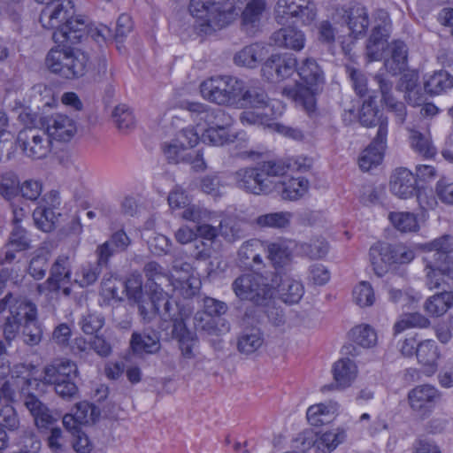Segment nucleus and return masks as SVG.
<instances>
[{
	"label": "nucleus",
	"instance_id": "37998d69",
	"mask_svg": "<svg viewBox=\"0 0 453 453\" xmlns=\"http://www.w3.org/2000/svg\"><path fill=\"white\" fill-rule=\"evenodd\" d=\"M11 317L24 325L37 319L36 306L25 298L14 299L10 306Z\"/></svg>",
	"mask_w": 453,
	"mask_h": 453
},
{
	"label": "nucleus",
	"instance_id": "09e8293b",
	"mask_svg": "<svg viewBox=\"0 0 453 453\" xmlns=\"http://www.w3.org/2000/svg\"><path fill=\"white\" fill-rule=\"evenodd\" d=\"M292 213L289 211H277L261 215L256 219V224L260 227L286 228L289 226Z\"/></svg>",
	"mask_w": 453,
	"mask_h": 453
},
{
	"label": "nucleus",
	"instance_id": "2eb2a0df",
	"mask_svg": "<svg viewBox=\"0 0 453 453\" xmlns=\"http://www.w3.org/2000/svg\"><path fill=\"white\" fill-rule=\"evenodd\" d=\"M387 138L384 124L377 130L372 143L359 156L358 165L362 171H369L381 164L387 148Z\"/></svg>",
	"mask_w": 453,
	"mask_h": 453
},
{
	"label": "nucleus",
	"instance_id": "0e129e2a",
	"mask_svg": "<svg viewBox=\"0 0 453 453\" xmlns=\"http://www.w3.org/2000/svg\"><path fill=\"white\" fill-rule=\"evenodd\" d=\"M8 246L14 248L16 251L27 250L30 248V240L27 231L20 226H15L11 233Z\"/></svg>",
	"mask_w": 453,
	"mask_h": 453
},
{
	"label": "nucleus",
	"instance_id": "6e6d98bb",
	"mask_svg": "<svg viewBox=\"0 0 453 453\" xmlns=\"http://www.w3.org/2000/svg\"><path fill=\"white\" fill-rule=\"evenodd\" d=\"M33 219L36 227L43 232H50L55 228L57 216L51 208L46 205H39L34 211Z\"/></svg>",
	"mask_w": 453,
	"mask_h": 453
},
{
	"label": "nucleus",
	"instance_id": "39448f33",
	"mask_svg": "<svg viewBox=\"0 0 453 453\" xmlns=\"http://www.w3.org/2000/svg\"><path fill=\"white\" fill-rule=\"evenodd\" d=\"M66 43H58L47 54V68L61 78L73 80L83 76L88 66V58L81 50Z\"/></svg>",
	"mask_w": 453,
	"mask_h": 453
},
{
	"label": "nucleus",
	"instance_id": "0eeeda50",
	"mask_svg": "<svg viewBox=\"0 0 453 453\" xmlns=\"http://www.w3.org/2000/svg\"><path fill=\"white\" fill-rule=\"evenodd\" d=\"M243 85V81L234 76H216L202 82L200 92L207 101L236 108L241 104Z\"/></svg>",
	"mask_w": 453,
	"mask_h": 453
},
{
	"label": "nucleus",
	"instance_id": "603ef678",
	"mask_svg": "<svg viewBox=\"0 0 453 453\" xmlns=\"http://www.w3.org/2000/svg\"><path fill=\"white\" fill-rule=\"evenodd\" d=\"M338 403L334 401L313 405V426L333 421L338 413Z\"/></svg>",
	"mask_w": 453,
	"mask_h": 453
},
{
	"label": "nucleus",
	"instance_id": "7ed1b4c3",
	"mask_svg": "<svg viewBox=\"0 0 453 453\" xmlns=\"http://www.w3.org/2000/svg\"><path fill=\"white\" fill-rule=\"evenodd\" d=\"M425 264L426 285L430 289L448 288L453 290V250L451 237L444 235L420 245Z\"/></svg>",
	"mask_w": 453,
	"mask_h": 453
},
{
	"label": "nucleus",
	"instance_id": "f03ea898",
	"mask_svg": "<svg viewBox=\"0 0 453 453\" xmlns=\"http://www.w3.org/2000/svg\"><path fill=\"white\" fill-rule=\"evenodd\" d=\"M71 0H50L42 9L39 21L45 29L53 30L56 43L75 44L86 35L87 25L81 17H75Z\"/></svg>",
	"mask_w": 453,
	"mask_h": 453
},
{
	"label": "nucleus",
	"instance_id": "20e7f679",
	"mask_svg": "<svg viewBox=\"0 0 453 453\" xmlns=\"http://www.w3.org/2000/svg\"><path fill=\"white\" fill-rule=\"evenodd\" d=\"M188 12L199 33L211 35L231 25L239 16L234 0H190Z\"/></svg>",
	"mask_w": 453,
	"mask_h": 453
},
{
	"label": "nucleus",
	"instance_id": "9d476101",
	"mask_svg": "<svg viewBox=\"0 0 453 453\" xmlns=\"http://www.w3.org/2000/svg\"><path fill=\"white\" fill-rule=\"evenodd\" d=\"M17 142L25 155L32 159L44 158L51 150V139L44 129H23L18 134Z\"/></svg>",
	"mask_w": 453,
	"mask_h": 453
},
{
	"label": "nucleus",
	"instance_id": "f3484780",
	"mask_svg": "<svg viewBox=\"0 0 453 453\" xmlns=\"http://www.w3.org/2000/svg\"><path fill=\"white\" fill-rule=\"evenodd\" d=\"M418 189L417 179L411 171L404 167L394 171L389 181V190L394 196L400 199H409Z\"/></svg>",
	"mask_w": 453,
	"mask_h": 453
},
{
	"label": "nucleus",
	"instance_id": "c85d7f7f",
	"mask_svg": "<svg viewBox=\"0 0 453 453\" xmlns=\"http://www.w3.org/2000/svg\"><path fill=\"white\" fill-rule=\"evenodd\" d=\"M376 80L381 92V102L385 109L395 116V120L398 123H403L406 117V108L403 103L398 101L392 94L391 82H388L386 79L381 78L380 76H377Z\"/></svg>",
	"mask_w": 453,
	"mask_h": 453
},
{
	"label": "nucleus",
	"instance_id": "338daca9",
	"mask_svg": "<svg viewBox=\"0 0 453 453\" xmlns=\"http://www.w3.org/2000/svg\"><path fill=\"white\" fill-rule=\"evenodd\" d=\"M42 329L37 324V320L30 321L22 325L23 341L30 346L37 345L42 340Z\"/></svg>",
	"mask_w": 453,
	"mask_h": 453
},
{
	"label": "nucleus",
	"instance_id": "1a4fd4ad",
	"mask_svg": "<svg viewBox=\"0 0 453 453\" xmlns=\"http://www.w3.org/2000/svg\"><path fill=\"white\" fill-rule=\"evenodd\" d=\"M232 289L241 300L262 304L273 295V288L266 279L258 273H245L237 277L232 283Z\"/></svg>",
	"mask_w": 453,
	"mask_h": 453
},
{
	"label": "nucleus",
	"instance_id": "a878e982",
	"mask_svg": "<svg viewBox=\"0 0 453 453\" xmlns=\"http://www.w3.org/2000/svg\"><path fill=\"white\" fill-rule=\"evenodd\" d=\"M24 403L34 417L35 423L38 428H48L60 418V415L53 414L48 407L34 395H27Z\"/></svg>",
	"mask_w": 453,
	"mask_h": 453
},
{
	"label": "nucleus",
	"instance_id": "4d7b16f0",
	"mask_svg": "<svg viewBox=\"0 0 453 453\" xmlns=\"http://www.w3.org/2000/svg\"><path fill=\"white\" fill-rule=\"evenodd\" d=\"M235 136L226 129L206 127L201 134V141L213 146H223L234 142Z\"/></svg>",
	"mask_w": 453,
	"mask_h": 453
},
{
	"label": "nucleus",
	"instance_id": "393cba45",
	"mask_svg": "<svg viewBox=\"0 0 453 453\" xmlns=\"http://www.w3.org/2000/svg\"><path fill=\"white\" fill-rule=\"evenodd\" d=\"M272 40L276 46L295 51L303 50L306 42L304 34L293 27H282L275 31Z\"/></svg>",
	"mask_w": 453,
	"mask_h": 453
},
{
	"label": "nucleus",
	"instance_id": "412c9836",
	"mask_svg": "<svg viewBox=\"0 0 453 453\" xmlns=\"http://www.w3.org/2000/svg\"><path fill=\"white\" fill-rule=\"evenodd\" d=\"M310 0H279L274 10L275 20L278 24L286 25L293 18L304 17L311 13Z\"/></svg>",
	"mask_w": 453,
	"mask_h": 453
},
{
	"label": "nucleus",
	"instance_id": "c756f323",
	"mask_svg": "<svg viewBox=\"0 0 453 453\" xmlns=\"http://www.w3.org/2000/svg\"><path fill=\"white\" fill-rule=\"evenodd\" d=\"M438 397V390L430 385H421L409 392L410 406L415 411H427Z\"/></svg>",
	"mask_w": 453,
	"mask_h": 453
},
{
	"label": "nucleus",
	"instance_id": "c9c22d12",
	"mask_svg": "<svg viewBox=\"0 0 453 453\" xmlns=\"http://www.w3.org/2000/svg\"><path fill=\"white\" fill-rule=\"evenodd\" d=\"M280 195L282 199L295 201L306 195L310 188V181L304 177H292L281 182Z\"/></svg>",
	"mask_w": 453,
	"mask_h": 453
},
{
	"label": "nucleus",
	"instance_id": "72a5a7b5",
	"mask_svg": "<svg viewBox=\"0 0 453 453\" xmlns=\"http://www.w3.org/2000/svg\"><path fill=\"white\" fill-rule=\"evenodd\" d=\"M388 219L392 226L403 234L416 233L420 229L418 215L411 211H391Z\"/></svg>",
	"mask_w": 453,
	"mask_h": 453
},
{
	"label": "nucleus",
	"instance_id": "4c0bfd02",
	"mask_svg": "<svg viewBox=\"0 0 453 453\" xmlns=\"http://www.w3.org/2000/svg\"><path fill=\"white\" fill-rule=\"evenodd\" d=\"M266 254L268 259L275 268H280L287 265L292 257V251L286 242H266Z\"/></svg>",
	"mask_w": 453,
	"mask_h": 453
},
{
	"label": "nucleus",
	"instance_id": "f8f14e48",
	"mask_svg": "<svg viewBox=\"0 0 453 453\" xmlns=\"http://www.w3.org/2000/svg\"><path fill=\"white\" fill-rule=\"evenodd\" d=\"M72 275V258L69 255H59L50 269L49 278L38 284L36 290L40 295L56 293L61 289L62 284L68 283Z\"/></svg>",
	"mask_w": 453,
	"mask_h": 453
},
{
	"label": "nucleus",
	"instance_id": "9b49d317",
	"mask_svg": "<svg viewBox=\"0 0 453 453\" xmlns=\"http://www.w3.org/2000/svg\"><path fill=\"white\" fill-rule=\"evenodd\" d=\"M41 125L47 136L58 142H70L78 129L75 119L63 113H53L43 117Z\"/></svg>",
	"mask_w": 453,
	"mask_h": 453
},
{
	"label": "nucleus",
	"instance_id": "a18cd8bd",
	"mask_svg": "<svg viewBox=\"0 0 453 453\" xmlns=\"http://www.w3.org/2000/svg\"><path fill=\"white\" fill-rule=\"evenodd\" d=\"M162 150L169 163L188 162L191 158V153L176 138L164 142L162 144Z\"/></svg>",
	"mask_w": 453,
	"mask_h": 453
},
{
	"label": "nucleus",
	"instance_id": "ea45409f",
	"mask_svg": "<svg viewBox=\"0 0 453 453\" xmlns=\"http://www.w3.org/2000/svg\"><path fill=\"white\" fill-rule=\"evenodd\" d=\"M390 57L386 58L385 66L389 73L396 74L405 70L407 50L403 42H395L388 46Z\"/></svg>",
	"mask_w": 453,
	"mask_h": 453
},
{
	"label": "nucleus",
	"instance_id": "a211bd4d",
	"mask_svg": "<svg viewBox=\"0 0 453 453\" xmlns=\"http://www.w3.org/2000/svg\"><path fill=\"white\" fill-rule=\"evenodd\" d=\"M289 168V164L282 159L263 161L257 165L260 183L263 185L265 194L276 187L277 179L284 176Z\"/></svg>",
	"mask_w": 453,
	"mask_h": 453
},
{
	"label": "nucleus",
	"instance_id": "a19ab883",
	"mask_svg": "<svg viewBox=\"0 0 453 453\" xmlns=\"http://www.w3.org/2000/svg\"><path fill=\"white\" fill-rule=\"evenodd\" d=\"M351 301L360 308H368L376 302V294L372 285L366 280H361L354 285L351 291Z\"/></svg>",
	"mask_w": 453,
	"mask_h": 453
},
{
	"label": "nucleus",
	"instance_id": "aec40b11",
	"mask_svg": "<svg viewBox=\"0 0 453 453\" xmlns=\"http://www.w3.org/2000/svg\"><path fill=\"white\" fill-rule=\"evenodd\" d=\"M204 313H196L195 316L196 326L207 332L209 334H217L214 316L225 314L227 306L225 303L211 297L203 299Z\"/></svg>",
	"mask_w": 453,
	"mask_h": 453
},
{
	"label": "nucleus",
	"instance_id": "8fccbe9b",
	"mask_svg": "<svg viewBox=\"0 0 453 453\" xmlns=\"http://www.w3.org/2000/svg\"><path fill=\"white\" fill-rule=\"evenodd\" d=\"M278 292L284 303L291 304L301 299L303 288L300 282L290 278H285L279 284Z\"/></svg>",
	"mask_w": 453,
	"mask_h": 453
},
{
	"label": "nucleus",
	"instance_id": "423d86ee",
	"mask_svg": "<svg viewBox=\"0 0 453 453\" xmlns=\"http://www.w3.org/2000/svg\"><path fill=\"white\" fill-rule=\"evenodd\" d=\"M414 257V250L403 243L377 242L369 250L370 264L375 274L380 277L399 265L411 263Z\"/></svg>",
	"mask_w": 453,
	"mask_h": 453
},
{
	"label": "nucleus",
	"instance_id": "49530a36",
	"mask_svg": "<svg viewBox=\"0 0 453 453\" xmlns=\"http://www.w3.org/2000/svg\"><path fill=\"white\" fill-rule=\"evenodd\" d=\"M264 343V338L258 328H251L244 331L238 339V349L244 354H251L257 351Z\"/></svg>",
	"mask_w": 453,
	"mask_h": 453
},
{
	"label": "nucleus",
	"instance_id": "2f4dec72",
	"mask_svg": "<svg viewBox=\"0 0 453 453\" xmlns=\"http://www.w3.org/2000/svg\"><path fill=\"white\" fill-rule=\"evenodd\" d=\"M408 142L415 152L425 157L430 158L436 155V148L433 144L428 131L421 132L415 128H410Z\"/></svg>",
	"mask_w": 453,
	"mask_h": 453
},
{
	"label": "nucleus",
	"instance_id": "f257e3e1",
	"mask_svg": "<svg viewBox=\"0 0 453 453\" xmlns=\"http://www.w3.org/2000/svg\"><path fill=\"white\" fill-rule=\"evenodd\" d=\"M296 71L299 81L294 87H286L282 94L292 99L296 106L308 114L311 111V67L309 58L303 59L297 67L296 58L290 53L272 54L263 64L261 72L265 79L272 83H278L289 78Z\"/></svg>",
	"mask_w": 453,
	"mask_h": 453
},
{
	"label": "nucleus",
	"instance_id": "864d4df0",
	"mask_svg": "<svg viewBox=\"0 0 453 453\" xmlns=\"http://www.w3.org/2000/svg\"><path fill=\"white\" fill-rule=\"evenodd\" d=\"M49 258L50 252L47 250H37L29 262L28 274L35 280H42L46 274Z\"/></svg>",
	"mask_w": 453,
	"mask_h": 453
},
{
	"label": "nucleus",
	"instance_id": "cd10ccee",
	"mask_svg": "<svg viewBox=\"0 0 453 453\" xmlns=\"http://www.w3.org/2000/svg\"><path fill=\"white\" fill-rule=\"evenodd\" d=\"M334 19L336 22H339L340 19L347 22L348 30L354 38L363 35L368 27L367 13L362 7L353 8L350 12L346 10L339 11Z\"/></svg>",
	"mask_w": 453,
	"mask_h": 453
},
{
	"label": "nucleus",
	"instance_id": "dca6fc26",
	"mask_svg": "<svg viewBox=\"0 0 453 453\" xmlns=\"http://www.w3.org/2000/svg\"><path fill=\"white\" fill-rule=\"evenodd\" d=\"M332 375L334 385H328L323 390L346 389L353 385L358 376V367L356 362L349 357H342L332 365Z\"/></svg>",
	"mask_w": 453,
	"mask_h": 453
},
{
	"label": "nucleus",
	"instance_id": "5fc2aeb1",
	"mask_svg": "<svg viewBox=\"0 0 453 453\" xmlns=\"http://www.w3.org/2000/svg\"><path fill=\"white\" fill-rule=\"evenodd\" d=\"M99 267L97 264L96 265L91 263L81 265L74 273L73 282L81 288H87L93 285L99 277Z\"/></svg>",
	"mask_w": 453,
	"mask_h": 453
},
{
	"label": "nucleus",
	"instance_id": "4be33fe9",
	"mask_svg": "<svg viewBox=\"0 0 453 453\" xmlns=\"http://www.w3.org/2000/svg\"><path fill=\"white\" fill-rule=\"evenodd\" d=\"M441 357V349L434 340L426 339L418 342L417 346V359L426 374L432 375L435 373L439 367Z\"/></svg>",
	"mask_w": 453,
	"mask_h": 453
},
{
	"label": "nucleus",
	"instance_id": "052dcab7",
	"mask_svg": "<svg viewBox=\"0 0 453 453\" xmlns=\"http://www.w3.org/2000/svg\"><path fill=\"white\" fill-rule=\"evenodd\" d=\"M19 191V180L12 173H6L0 176V196L10 200L16 196Z\"/></svg>",
	"mask_w": 453,
	"mask_h": 453
},
{
	"label": "nucleus",
	"instance_id": "6e6552de",
	"mask_svg": "<svg viewBox=\"0 0 453 453\" xmlns=\"http://www.w3.org/2000/svg\"><path fill=\"white\" fill-rule=\"evenodd\" d=\"M78 375V368L73 361L66 358L56 359L43 370L42 380L55 386L56 393L63 398L73 397L78 391L73 380Z\"/></svg>",
	"mask_w": 453,
	"mask_h": 453
},
{
	"label": "nucleus",
	"instance_id": "473e14b6",
	"mask_svg": "<svg viewBox=\"0 0 453 453\" xmlns=\"http://www.w3.org/2000/svg\"><path fill=\"white\" fill-rule=\"evenodd\" d=\"M348 337L354 343L364 349H372L378 343L377 331L366 323L354 326L348 332Z\"/></svg>",
	"mask_w": 453,
	"mask_h": 453
},
{
	"label": "nucleus",
	"instance_id": "4468645a",
	"mask_svg": "<svg viewBox=\"0 0 453 453\" xmlns=\"http://www.w3.org/2000/svg\"><path fill=\"white\" fill-rule=\"evenodd\" d=\"M138 303L139 313L146 323L159 316L163 320L167 321L171 315L172 303L168 295L161 288H157L148 300H142Z\"/></svg>",
	"mask_w": 453,
	"mask_h": 453
},
{
	"label": "nucleus",
	"instance_id": "f704fd0d",
	"mask_svg": "<svg viewBox=\"0 0 453 453\" xmlns=\"http://www.w3.org/2000/svg\"><path fill=\"white\" fill-rule=\"evenodd\" d=\"M424 86L427 93L440 95L453 87V77L446 71H435L426 74Z\"/></svg>",
	"mask_w": 453,
	"mask_h": 453
},
{
	"label": "nucleus",
	"instance_id": "7c9ffc66",
	"mask_svg": "<svg viewBox=\"0 0 453 453\" xmlns=\"http://www.w3.org/2000/svg\"><path fill=\"white\" fill-rule=\"evenodd\" d=\"M453 307V292L443 291L429 296L423 304L425 312L432 318H440Z\"/></svg>",
	"mask_w": 453,
	"mask_h": 453
},
{
	"label": "nucleus",
	"instance_id": "58836bf2",
	"mask_svg": "<svg viewBox=\"0 0 453 453\" xmlns=\"http://www.w3.org/2000/svg\"><path fill=\"white\" fill-rule=\"evenodd\" d=\"M388 32V26L386 23L373 30L367 45V56L370 60H379L383 56Z\"/></svg>",
	"mask_w": 453,
	"mask_h": 453
},
{
	"label": "nucleus",
	"instance_id": "79ce46f5",
	"mask_svg": "<svg viewBox=\"0 0 453 453\" xmlns=\"http://www.w3.org/2000/svg\"><path fill=\"white\" fill-rule=\"evenodd\" d=\"M264 48L259 44H250L236 52L234 62L238 66L254 68L263 58Z\"/></svg>",
	"mask_w": 453,
	"mask_h": 453
},
{
	"label": "nucleus",
	"instance_id": "680f3d73",
	"mask_svg": "<svg viewBox=\"0 0 453 453\" xmlns=\"http://www.w3.org/2000/svg\"><path fill=\"white\" fill-rule=\"evenodd\" d=\"M79 325L84 334H94L104 326V319L98 313L88 312L81 318Z\"/></svg>",
	"mask_w": 453,
	"mask_h": 453
},
{
	"label": "nucleus",
	"instance_id": "ddd939ff",
	"mask_svg": "<svg viewBox=\"0 0 453 453\" xmlns=\"http://www.w3.org/2000/svg\"><path fill=\"white\" fill-rule=\"evenodd\" d=\"M188 110L191 112L192 120L197 127H214L229 130L233 119L229 114L221 109H212L199 103H190Z\"/></svg>",
	"mask_w": 453,
	"mask_h": 453
},
{
	"label": "nucleus",
	"instance_id": "de8ad7c7",
	"mask_svg": "<svg viewBox=\"0 0 453 453\" xmlns=\"http://www.w3.org/2000/svg\"><path fill=\"white\" fill-rule=\"evenodd\" d=\"M172 285L175 295L181 296L184 298H191L198 292L201 281L195 275H188V277L177 276L173 280Z\"/></svg>",
	"mask_w": 453,
	"mask_h": 453
},
{
	"label": "nucleus",
	"instance_id": "3c124183",
	"mask_svg": "<svg viewBox=\"0 0 453 453\" xmlns=\"http://www.w3.org/2000/svg\"><path fill=\"white\" fill-rule=\"evenodd\" d=\"M417 73L414 71H408L401 77L399 84V90H404V98L413 105L419 104L421 98L417 88Z\"/></svg>",
	"mask_w": 453,
	"mask_h": 453
},
{
	"label": "nucleus",
	"instance_id": "c03bdc74",
	"mask_svg": "<svg viewBox=\"0 0 453 453\" xmlns=\"http://www.w3.org/2000/svg\"><path fill=\"white\" fill-rule=\"evenodd\" d=\"M134 352L138 354L157 352L160 348L159 339L156 334L134 333L130 341Z\"/></svg>",
	"mask_w": 453,
	"mask_h": 453
},
{
	"label": "nucleus",
	"instance_id": "e2e57ef3",
	"mask_svg": "<svg viewBox=\"0 0 453 453\" xmlns=\"http://www.w3.org/2000/svg\"><path fill=\"white\" fill-rule=\"evenodd\" d=\"M181 217L185 220L192 221L196 224L206 222L210 219L211 212L205 208L197 204H189L184 208Z\"/></svg>",
	"mask_w": 453,
	"mask_h": 453
},
{
	"label": "nucleus",
	"instance_id": "bb28decb",
	"mask_svg": "<svg viewBox=\"0 0 453 453\" xmlns=\"http://www.w3.org/2000/svg\"><path fill=\"white\" fill-rule=\"evenodd\" d=\"M235 186L253 195L265 194L256 167L241 168L232 174Z\"/></svg>",
	"mask_w": 453,
	"mask_h": 453
},
{
	"label": "nucleus",
	"instance_id": "b1692460",
	"mask_svg": "<svg viewBox=\"0 0 453 453\" xmlns=\"http://www.w3.org/2000/svg\"><path fill=\"white\" fill-rule=\"evenodd\" d=\"M240 97L241 104H237L236 108L249 107L257 111L265 110L270 112H275L274 108L276 104L278 108L280 107L278 102H269L264 91L254 88H248L245 84L243 85Z\"/></svg>",
	"mask_w": 453,
	"mask_h": 453
},
{
	"label": "nucleus",
	"instance_id": "bf43d9fd",
	"mask_svg": "<svg viewBox=\"0 0 453 453\" xmlns=\"http://www.w3.org/2000/svg\"><path fill=\"white\" fill-rule=\"evenodd\" d=\"M112 117L117 127L121 131H128L134 126V118L131 111L124 104L115 107Z\"/></svg>",
	"mask_w": 453,
	"mask_h": 453
},
{
	"label": "nucleus",
	"instance_id": "13d9d810",
	"mask_svg": "<svg viewBox=\"0 0 453 453\" xmlns=\"http://www.w3.org/2000/svg\"><path fill=\"white\" fill-rule=\"evenodd\" d=\"M265 9V0H250L242 13L243 23L255 24L259 22Z\"/></svg>",
	"mask_w": 453,
	"mask_h": 453
},
{
	"label": "nucleus",
	"instance_id": "e433bc0d",
	"mask_svg": "<svg viewBox=\"0 0 453 453\" xmlns=\"http://www.w3.org/2000/svg\"><path fill=\"white\" fill-rule=\"evenodd\" d=\"M317 439L314 442L317 449L321 453H329L333 451L345 437V432L340 428H333L325 432H318Z\"/></svg>",
	"mask_w": 453,
	"mask_h": 453
},
{
	"label": "nucleus",
	"instance_id": "6ab92c4d",
	"mask_svg": "<svg viewBox=\"0 0 453 453\" xmlns=\"http://www.w3.org/2000/svg\"><path fill=\"white\" fill-rule=\"evenodd\" d=\"M266 254V242L251 239L244 242L238 250V261L243 267L257 270L264 265L263 257Z\"/></svg>",
	"mask_w": 453,
	"mask_h": 453
},
{
	"label": "nucleus",
	"instance_id": "774afa93",
	"mask_svg": "<svg viewBox=\"0 0 453 453\" xmlns=\"http://www.w3.org/2000/svg\"><path fill=\"white\" fill-rule=\"evenodd\" d=\"M225 188V183L219 175L205 176L201 180L202 190L213 196H219Z\"/></svg>",
	"mask_w": 453,
	"mask_h": 453
},
{
	"label": "nucleus",
	"instance_id": "69168bd1",
	"mask_svg": "<svg viewBox=\"0 0 453 453\" xmlns=\"http://www.w3.org/2000/svg\"><path fill=\"white\" fill-rule=\"evenodd\" d=\"M19 190L24 198L35 201L42 192V183L37 180H27L19 184Z\"/></svg>",
	"mask_w": 453,
	"mask_h": 453
},
{
	"label": "nucleus",
	"instance_id": "5701e85b",
	"mask_svg": "<svg viewBox=\"0 0 453 453\" xmlns=\"http://www.w3.org/2000/svg\"><path fill=\"white\" fill-rule=\"evenodd\" d=\"M357 118L360 123L365 127H378V130L385 124L386 135L388 132V121L381 111L378 108L375 97L369 95L367 99L364 100L358 113L354 116Z\"/></svg>",
	"mask_w": 453,
	"mask_h": 453
}]
</instances>
